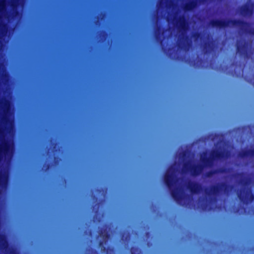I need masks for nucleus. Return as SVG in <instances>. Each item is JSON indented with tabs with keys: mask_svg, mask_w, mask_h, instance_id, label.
I'll return each mask as SVG.
<instances>
[{
	"mask_svg": "<svg viewBox=\"0 0 254 254\" xmlns=\"http://www.w3.org/2000/svg\"><path fill=\"white\" fill-rule=\"evenodd\" d=\"M233 187V186L229 185L226 183L223 182L221 183L219 185L212 186L210 188V190L206 191L205 193L208 195H213L217 196L222 192L228 193Z\"/></svg>",
	"mask_w": 254,
	"mask_h": 254,
	"instance_id": "obj_7",
	"label": "nucleus"
},
{
	"mask_svg": "<svg viewBox=\"0 0 254 254\" xmlns=\"http://www.w3.org/2000/svg\"><path fill=\"white\" fill-rule=\"evenodd\" d=\"M49 168V165L48 166L47 169Z\"/></svg>",
	"mask_w": 254,
	"mask_h": 254,
	"instance_id": "obj_29",
	"label": "nucleus"
},
{
	"mask_svg": "<svg viewBox=\"0 0 254 254\" xmlns=\"http://www.w3.org/2000/svg\"><path fill=\"white\" fill-rule=\"evenodd\" d=\"M241 183H243L242 180L241 181Z\"/></svg>",
	"mask_w": 254,
	"mask_h": 254,
	"instance_id": "obj_30",
	"label": "nucleus"
},
{
	"mask_svg": "<svg viewBox=\"0 0 254 254\" xmlns=\"http://www.w3.org/2000/svg\"><path fill=\"white\" fill-rule=\"evenodd\" d=\"M206 152H203L200 156L201 163L193 165L189 167L188 163L183 164V168L189 171L193 177L199 176L205 168L213 166L215 162L221 160L225 157V152L217 150H212L210 152V157H207Z\"/></svg>",
	"mask_w": 254,
	"mask_h": 254,
	"instance_id": "obj_1",
	"label": "nucleus"
},
{
	"mask_svg": "<svg viewBox=\"0 0 254 254\" xmlns=\"http://www.w3.org/2000/svg\"><path fill=\"white\" fill-rule=\"evenodd\" d=\"M176 169L174 166H170L167 170L164 176V182L170 191V194L172 198L178 203L182 199L178 189H173L175 184V173Z\"/></svg>",
	"mask_w": 254,
	"mask_h": 254,
	"instance_id": "obj_3",
	"label": "nucleus"
},
{
	"mask_svg": "<svg viewBox=\"0 0 254 254\" xmlns=\"http://www.w3.org/2000/svg\"><path fill=\"white\" fill-rule=\"evenodd\" d=\"M211 43L210 42H206L204 45V49L205 50L206 53H208L210 52Z\"/></svg>",
	"mask_w": 254,
	"mask_h": 254,
	"instance_id": "obj_17",
	"label": "nucleus"
},
{
	"mask_svg": "<svg viewBox=\"0 0 254 254\" xmlns=\"http://www.w3.org/2000/svg\"><path fill=\"white\" fill-rule=\"evenodd\" d=\"M238 196L240 201L245 204L252 202L254 199V195L249 192H247L245 196L241 193L238 194Z\"/></svg>",
	"mask_w": 254,
	"mask_h": 254,
	"instance_id": "obj_12",
	"label": "nucleus"
},
{
	"mask_svg": "<svg viewBox=\"0 0 254 254\" xmlns=\"http://www.w3.org/2000/svg\"><path fill=\"white\" fill-rule=\"evenodd\" d=\"M7 177L4 174H0V187H2L7 182Z\"/></svg>",
	"mask_w": 254,
	"mask_h": 254,
	"instance_id": "obj_16",
	"label": "nucleus"
},
{
	"mask_svg": "<svg viewBox=\"0 0 254 254\" xmlns=\"http://www.w3.org/2000/svg\"><path fill=\"white\" fill-rule=\"evenodd\" d=\"M186 187L192 194H197L202 190V186L200 184L191 181L188 182Z\"/></svg>",
	"mask_w": 254,
	"mask_h": 254,
	"instance_id": "obj_9",
	"label": "nucleus"
},
{
	"mask_svg": "<svg viewBox=\"0 0 254 254\" xmlns=\"http://www.w3.org/2000/svg\"><path fill=\"white\" fill-rule=\"evenodd\" d=\"M187 152L186 150H185V151H182L181 153H180V156L181 157H182L183 158H185L187 157Z\"/></svg>",
	"mask_w": 254,
	"mask_h": 254,
	"instance_id": "obj_22",
	"label": "nucleus"
},
{
	"mask_svg": "<svg viewBox=\"0 0 254 254\" xmlns=\"http://www.w3.org/2000/svg\"><path fill=\"white\" fill-rule=\"evenodd\" d=\"M216 171H217V174L218 173H226L227 172V170L226 168H221L218 169H216Z\"/></svg>",
	"mask_w": 254,
	"mask_h": 254,
	"instance_id": "obj_21",
	"label": "nucleus"
},
{
	"mask_svg": "<svg viewBox=\"0 0 254 254\" xmlns=\"http://www.w3.org/2000/svg\"><path fill=\"white\" fill-rule=\"evenodd\" d=\"M5 0H0V11H2L5 9Z\"/></svg>",
	"mask_w": 254,
	"mask_h": 254,
	"instance_id": "obj_19",
	"label": "nucleus"
},
{
	"mask_svg": "<svg viewBox=\"0 0 254 254\" xmlns=\"http://www.w3.org/2000/svg\"><path fill=\"white\" fill-rule=\"evenodd\" d=\"M160 27H159V28H158V29H157V32H156V38H157V39L158 38V36L159 35H160V32L158 33V34L157 33V32H158L159 31H160Z\"/></svg>",
	"mask_w": 254,
	"mask_h": 254,
	"instance_id": "obj_24",
	"label": "nucleus"
},
{
	"mask_svg": "<svg viewBox=\"0 0 254 254\" xmlns=\"http://www.w3.org/2000/svg\"><path fill=\"white\" fill-rule=\"evenodd\" d=\"M7 29V26H6V24H3L2 25V27H1V30L2 31H4L5 29Z\"/></svg>",
	"mask_w": 254,
	"mask_h": 254,
	"instance_id": "obj_23",
	"label": "nucleus"
},
{
	"mask_svg": "<svg viewBox=\"0 0 254 254\" xmlns=\"http://www.w3.org/2000/svg\"><path fill=\"white\" fill-rule=\"evenodd\" d=\"M140 222L143 223L144 222L143 221H140Z\"/></svg>",
	"mask_w": 254,
	"mask_h": 254,
	"instance_id": "obj_31",
	"label": "nucleus"
},
{
	"mask_svg": "<svg viewBox=\"0 0 254 254\" xmlns=\"http://www.w3.org/2000/svg\"><path fill=\"white\" fill-rule=\"evenodd\" d=\"M0 136H1L0 143V162L3 157L8 156L11 152V144L4 138L3 129L0 126Z\"/></svg>",
	"mask_w": 254,
	"mask_h": 254,
	"instance_id": "obj_6",
	"label": "nucleus"
},
{
	"mask_svg": "<svg viewBox=\"0 0 254 254\" xmlns=\"http://www.w3.org/2000/svg\"><path fill=\"white\" fill-rule=\"evenodd\" d=\"M19 0H10V5L12 8L13 13L15 15H17L19 13L18 11L16 10L18 6L19 5Z\"/></svg>",
	"mask_w": 254,
	"mask_h": 254,
	"instance_id": "obj_15",
	"label": "nucleus"
},
{
	"mask_svg": "<svg viewBox=\"0 0 254 254\" xmlns=\"http://www.w3.org/2000/svg\"><path fill=\"white\" fill-rule=\"evenodd\" d=\"M176 25L179 32H182V36L181 39L187 41L186 43H182L179 42L178 43V47L180 49H184L188 50L191 46V43L189 36H185L184 33H186L189 29V24L186 17L184 15H181L176 19Z\"/></svg>",
	"mask_w": 254,
	"mask_h": 254,
	"instance_id": "obj_4",
	"label": "nucleus"
},
{
	"mask_svg": "<svg viewBox=\"0 0 254 254\" xmlns=\"http://www.w3.org/2000/svg\"><path fill=\"white\" fill-rule=\"evenodd\" d=\"M254 12L253 4L250 5L246 3L240 7V13L244 16H250Z\"/></svg>",
	"mask_w": 254,
	"mask_h": 254,
	"instance_id": "obj_11",
	"label": "nucleus"
},
{
	"mask_svg": "<svg viewBox=\"0 0 254 254\" xmlns=\"http://www.w3.org/2000/svg\"><path fill=\"white\" fill-rule=\"evenodd\" d=\"M198 5L197 1L195 0H191L186 3L183 6L185 11H191L195 8Z\"/></svg>",
	"mask_w": 254,
	"mask_h": 254,
	"instance_id": "obj_13",
	"label": "nucleus"
},
{
	"mask_svg": "<svg viewBox=\"0 0 254 254\" xmlns=\"http://www.w3.org/2000/svg\"><path fill=\"white\" fill-rule=\"evenodd\" d=\"M207 0H200V1H203V2H204V1H207Z\"/></svg>",
	"mask_w": 254,
	"mask_h": 254,
	"instance_id": "obj_26",
	"label": "nucleus"
},
{
	"mask_svg": "<svg viewBox=\"0 0 254 254\" xmlns=\"http://www.w3.org/2000/svg\"><path fill=\"white\" fill-rule=\"evenodd\" d=\"M192 37L196 40L201 38V34L199 32H195L193 34Z\"/></svg>",
	"mask_w": 254,
	"mask_h": 254,
	"instance_id": "obj_20",
	"label": "nucleus"
},
{
	"mask_svg": "<svg viewBox=\"0 0 254 254\" xmlns=\"http://www.w3.org/2000/svg\"><path fill=\"white\" fill-rule=\"evenodd\" d=\"M238 156L242 158L254 156V148L252 149L244 150L240 152Z\"/></svg>",
	"mask_w": 254,
	"mask_h": 254,
	"instance_id": "obj_14",
	"label": "nucleus"
},
{
	"mask_svg": "<svg viewBox=\"0 0 254 254\" xmlns=\"http://www.w3.org/2000/svg\"><path fill=\"white\" fill-rule=\"evenodd\" d=\"M245 222H248V223H249V222H253V221H245Z\"/></svg>",
	"mask_w": 254,
	"mask_h": 254,
	"instance_id": "obj_27",
	"label": "nucleus"
},
{
	"mask_svg": "<svg viewBox=\"0 0 254 254\" xmlns=\"http://www.w3.org/2000/svg\"><path fill=\"white\" fill-rule=\"evenodd\" d=\"M215 174H217V171L215 170H210L206 173V177H211Z\"/></svg>",
	"mask_w": 254,
	"mask_h": 254,
	"instance_id": "obj_18",
	"label": "nucleus"
},
{
	"mask_svg": "<svg viewBox=\"0 0 254 254\" xmlns=\"http://www.w3.org/2000/svg\"><path fill=\"white\" fill-rule=\"evenodd\" d=\"M186 187L192 194H197L202 190V186L200 184L191 181L188 182Z\"/></svg>",
	"mask_w": 254,
	"mask_h": 254,
	"instance_id": "obj_10",
	"label": "nucleus"
},
{
	"mask_svg": "<svg viewBox=\"0 0 254 254\" xmlns=\"http://www.w3.org/2000/svg\"><path fill=\"white\" fill-rule=\"evenodd\" d=\"M169 222L172 223L173 222V221H169Z\"/></svg>",
	"mask_w": 254,
	"mask_h": 254,
	"instance_id": "obj_32",
	"label": "nucleus"
},
{
	"mask_svg": "<svg viewBox=\"0 0 254 254\" xmlns=\"http://www.w3.org/2000/svg\"><path fill=\"white\" fill-rule=\"evenodd\" d=\"M131 253H132V254H134V252H133V250H131Z\"/></svg>",
	"mask_w": 254,
	"mask_h": 254,
	"instance_id": "obj_28",
	"label": "nucleus"
},
{
	"mask_svg": "<svg viewBox=\"0 0 254 254\" xmlns=\"http://www.w3.org/2000/svg\"><path fill=\"white\" fill-rule=\"evenodd\" d=\"M212 27L224 29L231 26L239 27L243 31L254 36V29L248 31L245 27L250 26V23L240 19H213L209 22Z\"/></svg>",
	"mask_w": 254,
	"mask_h": 254,
	"instance_id": "obj_2",
	"label": "nucleus"
},
{
	"mask_svg": "<svg viewBox=\"0 0 254 254\" xmlns=\"http://www.w3.org/2000/svg\"><path fill=\"white\" fill-rule=\"evenodd\" d=\"M0 108L2 111L0 116V122L4 125V129H7V126L10 123V121L8 117L10 109V101L6 99L1 100L0 101Z\"/></svg>",
	"mask_w": 254,
	"mask_h": 254,
	"instance_id": "obj_5",
	"label": "nucleus"
},
{
	"mask_svg": "<svg viewBox=\"0 0 254 254\" xmlns=\"http://www.w3.org/2000/svg\"><path fill=\"white\" fill-rule=\"evenodd\" d=\"M237 175L239 176H242L243 175V173H238Z\"/></svg>",
	"mask_w": 254,
	"mask_h": 254,
	"instance_id": "obj_25",
	"label": "nucleus"
},
{
	"mask_svg": "<svg viewBox=\"0 0 254 254\" xmlns=\"http://www.w3.org/2000/svg\"><path fill=\"white\" fill-rule=\"evenodd\" d=\"M250 51L249 43L248 41L243 40L237 42L236 52L240 56L249 58L250 57Z\"/></svg>",
	"mask_w": 254,
	"mask_h": 254,
	"instance_id": "obj_8",
	"label": "nucleus"
}]
</instances>
